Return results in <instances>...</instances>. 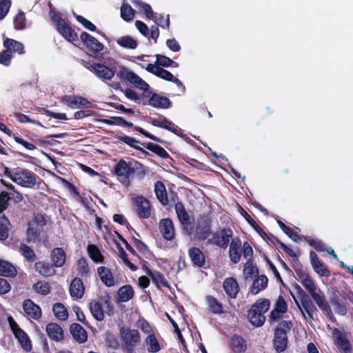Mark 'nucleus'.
<instances>
[{"label": "nucleus", "mask_w": 353, "mask_h": 353, "mask_svg": "<svg viewBox=\"0 0 353 353\" xmlns=\"http://www.w3.org/2000/svg\"><path fill=\"white\" fill-rule=\"evenodd\" d=\"M4 175L10 178L14 183L24 188H32L36 184L34 174L21 168L13 169L6 168Z\"/></svg>", "instance_id": "nucleus-1"}, {"label": "nucleus", "mask_w": 353, "mask_h": 353, "mask_svg": "<svg viewBox=\"0 0 353 353\" xmlns=\"http://www.w3.org/2000/svg\"><path fill=\"white\" fill-rule=\"evenodd\" d=\"M292 327V323L290 321H283L279 323L274 332V346L277 352H283L288 344L287 332Z\"/></svg>", "instance_id": "nucleus-2"}, {"label": "nucleus", "mask_w": 353, "mask_h": 353, "mask_svg": "<svg viewBox=\"0 0 353 353\" xmlns=\"http://www.w3.org/2000/svg\"><path fill=\"white\" fill-rule=\"evenodd\" d=\"M327 329L331 332L335 345L339 347L344 353H352V347L350 343L351 335L349 332L332 328L330 325H327Z\"/></svg>", "instance_id": "nucleus-3"}, {"label": "nucleus", "mask_w": 353, "mask_h": 353, "mask_svg": "<svg viewBox=\"0 0 353 353\" xmlns=\"http://www.w3.org/2000/svg\"><path fill=\"white\" fill-rule=\"evenodd\" d=\"M46 224V219L41 214L34 216L32 221L29 223L27 230V241L28 242H36L41 241L43 236L40 238L41 228Z\"/></svg>", "instance_id": "nucleus-4"}, {"label": "nucleus", "mask_w": 353, "mask_h": 353, "mask_svg": "<svg viewBox=\"0 0 353 353\" xmlns=\"http://www.w3.org/2000/svg\"><path fill=\"white\" fill-rule=\"evenodd\" d=\"M117 77L121 79L127 80L133 84L137 88L143 91H146L150 88V85L140 77L125 67H120L119 70L117 72Z\"/></svg>", "instance_id": "nucleus-5"}, {"label": "nucleus", "mask_w": 353, "mask_h": 353, "mask_svg": "<svg viewBox=\"0 0 353 353\" xmlns=\"http://www.w3.org/2000/svg\"><path fill=\"white\" fill-rule=\"evenodd\" d=\"M121 337L125 349L129 353H131L140 342L139 332L137 330L123 328L121 330Z\"/></svg>", "instance_id": "nucleus-6"}, {"label": "nucleus", "mask_w": 353, "mask_h": 353, "mask_svg": "<svg viewBox=\"0 0 353 353\" xmlns=\"http://www.w3.org/2000/svg\"><path fill=\"white\" fill-rule=\"evenodd\" d=\"M51 19L57 26L58 32L68 41L76 40L77 35L75 32L65 23V21L56 15L51 14Z\"/></svg>", "instance_id": "nucleus-7"}, {"label": "nucleus", "mask_w": 353, "mask_h": 353, "mask_svg": "<svg viewBox=\"0 0 353 353\" xmlns=\"http://www.w3.org/2000/svg\"><path fill=\"white\" fill-rule=\"evenodd\" d=\"M8 321L15 337L26 351L31 350V343L26 333L22 330L12 317H8Z\"/></svg>", "instance_id": "nucleus-8"}, {"label": "nucleus", "mask_w": 353, "mask_h": 353, "mask_svg": "<svg viewBox=\"0 0 353 353\" xmlns=\"http://www.w3.org/2000/svg\"><path fill=\"white\" fill-rule=\"evenodd\" d=\"M89 69L98 78L103 80L110 81L115 74L112 68L101 63H93L90 66Z\"/></svg>", "instance_id": "nucleus-9"}, {"label": "nucleus", "mask_w": 353, "mask_h": 353, "mask_svg": "<svg viewBox=\"0 0 353 353\" xmlns=\"http://www.w3.org/2000/svg\"><path fill=\"white\" fill-rule=\"evenodd\" d=\"M296 303L303 317L305 320L313 319L312 312L316 310V307L308 297H303L301 300V305L297 301Z\"/></svg>", "instance_id": "nucleus-10"}, {"label": "nucleus", "mask_w": 353, "mask_h": 353, "mask_svg": "<svg viewBox=\"0 0 353 353\" xmlns=\"http://www.w3.org/2000/svg\"><path fill=\"white\" fill-rule=\"evenodd\" d=\"M98 274L103 282L107 287H112L119 284V279L114 276L113 273L106 267H99L97 270Z\"/></svg>", "instance_id": "nucleus-11"}, {"label": "nucleus", "mask_w": 353, "mask_h": 353, "mask_svg": "<svg viewBox=\"0 0 353 353\" xmlns=\"http://www.w3.org/2000/svg\"><path fill=\"white\" fill-rule=\"evenodd\" d=\"M136 210L139 217L147 219L150 216L151 209L149 201L143 196H138L134 199Z\"/></svg>", "instance_id": "nucleus-12"}, {"label": "nucleus", "mask_w": 353, "mask_h": 353, "mask_svg": "<svg viewBox=\"0 0 353 353\" xmlns=\"http://www.w3.org/2000/svg\"><path fill=\"white\" fill-rule=\"evenodd\" d=\"M23 307L26 315L33 319H39L42 314L40 307L30 299L23 301Z\"/></svg>", "instance_id": "nucleus-13"}, {"label": "nucleus", "mask_w": 353, "mask_h": 353, "mask_svg": "<svg viewBox=\"0 0 353 353\" xmlns=\"http://www.w3.org/2000/svg\"><path fill=\"white\" fill-rule=\"evenodd\" d=\"M80 38L82 42L93 52H100L103 49V45L101 42L85 32L81 34Z\"/></svg>", "instance_id": "nucleus-14"}, {"label": "nucleus", "mask_w": 353, "mask_h": 353, "mask_svg": "<svg viewBox=\"0 0 353 353\" xmlns=\"http://www.w3.org/2000/svg\"><path fill=\"white\" fill-rule=\"evenodd\" d=\"M242 253V243L239 239H233L231 241L229 256L234 263H238L240 261Z\"/></svg>", "instance_id": "nucleus-15"}, {"label": "nucleus", "mask_w": 353, "mask_h": 353, "mask_svg": "<svg viewBox=\"0 0 353 353\" xmlns=\"http://www.w3.org/2000/svg\"><path fill=\"white\" fill-rule=\"evenodd\" d=\"M145 68L148 72L156 75L162 79L169 81H172L173 80L174 76L171 72L162 68L161 67H159V65H157L156 64L148 63L147 66Z\"/></svg>", "instance_id": "nucleus-16"}, {"label": "nucleus", "mask_w": 353, "mask_h": 353, "mask_svg": "<svg viewBox=\"0 0 353 353\" xmlns=\"http://www.w3.org/2000/svg\"><path fill=\"white\" fill-rule=\"evenodd\" d=\"M225 292L232 299L236 298L239 292V286L237 281L233 277L226 278L223 283Z\"/></svg>", "instance_id": "nucleus-17"}, {"label": "nucleus", "mask_w": 353, "mask_h": 353, "mask_svg": "<svg viewBox=\"0 0 353 353\" xmlns=\"http://www.w3.org/2000/svg\"><path fill=\"white\" fill-rule=\"evenodd\" d=\"M233 232L232 230L225 228L217 231L216 232V245L221 247V248L225 249L232 236Z\"/></svg>", "instance_id": "nucleus-18"}, {"label": "nucleus", "mask_w": 353, "mask_h": 353, "mask_svg": "<svg viewBox=\"0 0 353 353\" xmlns=\"http://www.w3.org/2000/svg\"><path fill=\"white\" fill-rule=\"evenodd\" d=\"M50 259L55 268H61L65 263L66 254L62 248H56L51 251Z\"/></svg>", "instance_id": "nucleus-19"}, {"label": "nucleus", "mask_w": 353, "mask_h": 353, "mask_svg": "<svg viewBox=\"0 0 353 353\" xmlns=\"http://www.w3.org/2000/svg\"><path fill=\"white\" fill-rule=\"evenodd\" d=\"M159 228L163 236L167 240H172L175 234L172 221L169 219H165L160 221Z\"/></svg>", "instance_id": "nucleus-20"}, {"label": "nucleus", "mask_w": 353, "mask_h": 353, "mask_svg": "<svg viewBox=\"0 0 353 353\" xmlns=\"http://www.w3.org/2000/svg\"><path fill=\"white\" fill-rule=\"evenodd\" d=\"M310 259L314 270L322 276H327L330 274L329 270L324 264L319 260L314 252H310Z\"/></svg>", "instance_id": "nucleus-21"}, {"label": "nucleus", "mask_w": 353, "mask_h": 353, "mask_svg": "<svg viewBox=\"0 0 353 353\" xmlns=\"http://www.w3.org/2000/svg\"><path fill=\"white\" fill-rule=\"evenodd\" d=\"M310 294L319 307L327 312H331L330 307L326 301L325 295L320 289L316 288L315 291L310 292Z\"/></svg>", "instance_id": "nucleus-22"}, {"label": "nucleus", "mask_w": 353, "mask_h": 353, "mask_svg": "<svg viewBox=\"0 0 353 353\" xmlns=\"http://www.w3.org/2000/svg\"><path fill=\"white\" fill-rule=\"evenodd\" d=\"M70 294L72 297L79 299L84 294V286L82 281L79 278L72 280L70 285Z\"/></svg>", "instance_id": "nucleus-23"}, {"label": "nucleus", "mask_w": 353, "mask_h": 353, "mask_svg": "<svg viewBox=\"0 0 353 353\" xmlns=\"http://www.w3.org/2000/svg\"><path fill=\"white\" fill-rule=\"evenodd\" d=\"M52 264L45 261H39L35 263L36 271L41 275L48 277L55 274L56 271Z\"/></svg>", "instance_id": "nucleus-24"}, {"label": "nucleus", "mask_w": 353, "mask_h": 353, "mask_svg": "<svg viewBox=\"0 0 353 353\" xmlns=\"http://www.w3.org/2000/svg\"><path fill=\"white\" fill-rule=\"evenodd\" d=\"M134 295V292L130 285L121 286L117 292V298L119 302H127L131 300Z\"/></svg>", "instance_id": "nucleus-25"}, {"label": "nucleus", "mask_w": 353, "mask_h": 353, "mask_svg": "<svg viewBox=\"0 0 353 353\" xmlns=\"http://www.w3.org/2000/svg\"><path fill=\"white\" fill-rule=\"evenodd\" d=\"M149 104L156 108H168L170 105V100L165 97L154 94L149 99Z\"/></svg>", "instance_id": "nucleus-26"}, {"label": "nucleus", "mask_w": 353, "mask_h": 353, "mask_svg": "<svg viewBox=\"0 0 353 353\" xmlns=\"http://www.w3.org/2000/svg\"><path fill=\"white\" fill-rule=\"evenodd\" d=\"M0 130L7 134L10 137H12L14 140L23 147H25L28 150H34L36 149V147L32 143H28L23 139H21L19 137L15 136L12 134V131L10 130L3 123L0 122Z\"/></svg>", "instance_id": "nucleus-27"}, {"label": "nucleus", "mask_w": 353, "mask_h": 353, "mask_svg": "<svg viewBox=\"0 0 353 353\" xmlns=\"http://www.w3.org/2000/svg\"><path fill=\"white\" fill-rule=\"evenodd\" d=\"M46 332L50 338L54 341H60L63 338V330L56 323H49L46 326Z\"/></svg>", "instance_id": "nucleus-28"}, {"label": "nucleus", "mask_w": 353, "mask_h": 353, "mask_svg": "<svg viewBox=\"0 0 353 353\" xmlns=\"http://www.w3.org/2000/svg\"><path fill=\"white\" fill-rule=\"evenodd\" d=\"M248 318L250 323L256 327L261 326L265 321V316L263 314L252 307L249 310Z\"/></svg>", "instance_id": "nucleus-29"}, {"label": "nucleus", "mask_w": 353, "mask_h": 353, "mask_svg": "<svg viewBox=\"0 0 353 353\" xmlns=\"http://www.w3.org/2000/svg\"><path fill=\"white\" fill-rule=\"evenodd\" d=\"M211 232L209 223L207 221L199 222L196 228V236L199 240L204 241Z\"/></svg>", "instance_id": "nucleus-30"}, {"label": "nucleus", "mask_w": 353, "mask_h": 353, "mask_svg": "<svg viewBox=\"0 0 353 353\" xmlns=\"http://www.w3.org/2000/svg\"><path fill=\"white\" fill-rule=\"evenodd\" d=\"M3 46L7 50H9L10 53L18 52L22 54L24 52V46L21 43L12 39H6L3 42Z\"/></svg>", "instance_id": "nucleus-31"}, {"label": "nucleus", "mask_w": 353, "mask_h": 353, "mask_svg": "<svg viewBox=\"0 0 353 353\" xmlns=\"http://www.w3.org/2000/svg\"><path fill=\"white\" fill-rule=\"evenodd\" d=\"M189 256L192 263L199 267L204 265L205 257L203 252L196 248H192L189 250Z\"/></svg>", "instance_id": "nucleus-32"}, {"label": "nucleus", "mask_w": 353, "mask_h": 353, "mask_svg": "<svg viewBox=\"0 0 353 353\" xmlns=\"http://www.w3.org/2000/svg\"><path fill=\"white\" fill-rule=\"evenodd\" d=\"M132 172V169L123 160H120L115 167V173L124 179L128 178Z\"/></svg>", "instance_id": "nucleus-33"}, {"label": "nucleus", "mask_w": 353, "mask_h": 353, "mask_svg": "<svg viewBox=\"0 0 353 353\" xmlns=\"http://www.w3.org/2000/svg\"><path fill=\"white\" fill-rule=\"evenodd\" d=\"M268 279L264 275L258 276L251 287L250 292L252 294H257L260 291L264 290L268 285Z\"/></svg>", "instance_id": "nucleus-34"}, {"label": "nucleus", "mask_w": 353, "mask_h": 353, "mask_svg": "<svg viewBox=\"0 0 353 353\" xmlns=\"http://www.w3.org/2000/svg\"><path fill=\"white\" fill-rule=\"evenodd\" d=\"M70 331L74 339L79 343H83L86 340V332L80 325L77 323L72 324L70 326Z\"/></svg>", "instance_id": "nucleus-35"}, {"label": "nucleus", "mask_w": 353, "mask_h": 353, "mask_svg": "<svg viewBox=\"0 0 353 353\" xmlns=\"http://www.w3.org/2000/svg\"><path fill=\"white\" fill-rule=\"evenodd\" d=\"M134 7L137 8L140 12H143L148 19L152 18L154 15V12L151 6L142 1L141 0H131Z\"/></svg>", "instance_id": "nucleus-36"}, {"label": "nucleus", "mask_w": 353, "mask_h": 353, "mask_svg": "<svg viewBox=\"0 0 353 353\" xmlns=\"http://www.w3.org/2000/svg\"><path fill=\"white\" fill-rule=\"evenodd\" d=\"M146 349L150 353H156L161 350V345L157 341L155 334L148 335L145 339Z\"/></svg>", "instance_id": "nucleus-37"}, {"label": "nucleus", "mask_w": 353, "mask_h": 353, "mask_svg": "<svg viewBox=\"0 0 353 353\" xmlns=\"http://www.w3.org/2000/svg\"><path fill=\"white\" fill-rule=\"evenodd\" d=\"M90 310L92 316L97 321H102L104 319L103 309L99 301H92L90 302Z\"/></svg>", "instance_id": "nucleus-38"}, {"label": "nucleus", "mask_w": 353, "mask_h": 353, "mask_svg": "<svg viewBox=\"0 0 353 353\" xmlns=\"http://www.w3.org/2000/svg\"><path fill=\"white\" fill-rule=\"evenodd\" d=\"M17 270L10 263L0 259V274L4 276H14Z\"/></svg>", "instance_id": "nucleus-39"}, {"label": "nucleus", "mask_w": 353, "mask_h": 353, "mask_svg": "<svg viewBox=\"0 0 353 353\" xmlns=\"http://www.w3.org/2000/svg\"><path fill=\"white\" fill-rule=\"evenodd\" d=\"M154 192L158 200L162 205H165L168 204V197L165 190V187L163 183L158 181L155 184Z\"/></svg>", "instance_id": "nucleus-40"}, {"label": "nucleus", "mask_w": 353, "mask_h": 353, "mask_svg": "<svg viewBox=\"0 0 353 353\" xmlns=\"http://www.w3.org/2000/svg\"><path fill=\"white\" fill-rule=\"evenodd\" d=\"M117 43L121 47L128 49H135L138 46L137 40L129 35L119 37L117 40Z\"/></svg>", "instance_id": "nucleus-41"}, {"label": "nucleus", "mask_w": 353, "mask_h": 353, "mask_svg": "<svg viewBox=\"0 0 353 353\" xmlns=\"http://www.w3.org/2000/svg\"><path fill=\"white\" fill-rule=\"evenodd\" d=\"M175 210L180 222L184 225L185 228L188 227L189 224V216L187 212L185 210L182 203H176Z\"/></svg>", "instance_id": "nucleus-42"}, {"label": "nucleus", "mask_w": 353, "mask_h": 353, "mask_svg": "<svg viewBox=\"0 0 353 353\" xmlns=\"http://www.w3.org/2000/svg\"><path fill=\"white\" fill-rule=\"evenodd\" d=\"M231 346L235 352H242L246 349L245 340L240 336H234L232 339Z\"/></svg>", "instance_id": "nucleus-43"}, {"label": "nucleus", "mask_w": 353, "mask_h": 353, "mask_svg": "<svg viewBox=\"0 0 353 353\" xmlns=\"http://www.w3.org/2000/svg\"><path fill=\"white\" fill-rule=\"evenodd\" d=\"M330 301L336 312L341 315H345L346 314V308L336 293L332 294Z\"/></svg>", "instance_id": "nucleus-44"}, {"label": "nucleus", "mask_w": 353, "mask_h": 353, "mask_svg": "<svg viewBox=\"0 0 353 353\" xmlns=\"http://www.w3.org/2000/svg\"><path fill=\"white\" fill-rule=\"evenodd\" d=\"M53 312L54 313V315L56 317L61 320V321H65L68 317V310H66L65 307L59 303H55L53 305Z\"/></svg>", "instance_id": "nucleus-45"}, {"label": "nucleus", "mask_w": 353, "mask_h": 353, "mask_svg": "<svg viewBox=\"0 0 353 353\" xmlns=\"http://www.w3.org/2000/svg\"><path fill=\"white\" fill-rule=\"evenodd\" d=\"M299 279L303 286L310 293L318 288L307 274H301Z\"/></svg>", "instance_id": "nucleus-46"}, {"label": "nucleus", "mask_w": 353, "mask_h": 353, "mask_svg": "<svg viewBox=\"0 0 353 353\" xmlns=\"http://www.w3.org/2000/svg\"><path fill=\"white\" fill-rule=\"evenodd\" d=\"M121 16L126 21H130L134 19V10L126 3H123L121 7Z\"/></svg>", "instance_id": "nucleus-47"}, {"label": "nucleus", "mask_w": 353, "mask_h": 353, "mask_svg": "<svg viewBox=\"0 0 353 353\" xmlns=\"http://www.w3.org/2000/svg\"><path fill=\"white\" fill-rule=\"evenodd\" d=\"M33 290L38 294L47 295L50 291V284L43 281H40L34 284Z\"/></svg>", "instance_id": "nucleus-48"}, {"label": "nucleus", "mask_w": 353, "mask_h": 353, "mask_svg": "<svg viewBox=\"0 0 353 353\" xmlns=\"http://www.w3.org/2000/svg\"><path fill=\"white\" fill-rule=\"evenodd\" d=\"M88 252L90 257L95 262L100 263L103 261V256L99 248L94 245H89L88 246Z\"/></svg>", "instance_id": "nucleus-49"}, {"label": "nucleus", "mask_w": 353, "mask_h": 353, "mask_svg": "<svg viewBox=\"0 0 353 353\" xmlns=\"http://www.w3.org/2000/svg\"><path fill=\"white\" fill-rule=\"evenodd\" d=\"M157 60L154 64L157 65L162 66V67H169L174 64V67L178 66V63L174 62L171 59L164 55L157 54L156 55Z\"/></svg>", "instance_id": "nucleus-50"}, {"label": "nucleus", "mask_w": 353, "mask_h": 353, "mask_svg": "<svg viewBox=\"0 0 353 353\" xmlns=\"http://www.w3.org/2000/svg\"><path fill=\"white\" fill-rule=\"evenodd\" d=\"M150 19L153 20L156 24L163 28L168 29L169 28L170 21L168 16L165 18L160 14L154 13L153 17L150 18Z\"/></svg>", "instance_id": "nucleus-51"}, {"label": "nucleus", "mask_w": 353, "mask_h": 353, "mask_svg": "<svg viewBox=\"0 0 353 353\" xmlns=\"http://www.w3.org/2000/svg\"><path fill=\"white\" fill-rule=\"evenodd\" d=\"M14 27L17 30H21L26 28V17L23 12H19L14 19Z\"/></svg>", "instance_id": "nucleus-52"}, {"label": "nucleus", "mask_w": 353, "mask_h": 353, "mask_svg": "<svg viewBox=\"0 0 353 353\" xmlns=\"http://www.w3.org/2000/svg\"><path fill=\"white\" fill-rule=\"evenodd\" d=\"M207 303L210 310L213 313L220 314L222 312V306L215 298L212 296H208Z\"/></svg>", "instance_id": "nucleus-53"}, {"label": "nucleus", "mask_w": 353, "mask_h": 353, "mask_svg": "<svg viewBox=\"0 0 353 353\" xmlns=\"http://www.w3.org/2000/svg\"><path fill=\"white\" fill-rule=\"evenodd\" d=\"M79 96L68 95L62 98V102L72 109H79Z\"/></svg>", "instance_id": "nucleus-54"}, {"label": "nucleus", "mask_w": 353, "mask_h": 353, "mask_svg": "<svg viewBox=\"0 0 353 353\" xmlns=\"http://www.w3.org/2000/svg\"><path fill=\"white\" fill-rule=\"evenodd\" d=\"M252 307L263 314L270 308V301L267 299H259L252 306Z\"/></svg>", "instance_id": "nucleus-55"}, {"label": "nucleus", "mask_w": 353, "mask_h": 353, "mask_svg": "<svg viewBox=\"0 0 353 353\" xmlns=\"http://www.w3.org/2000/svg\"><path fill=\"white\" fill-rule=\"evenodd\" d=\"M20 252L21 254L28 261H33L35 259L34 251L25 244L20 245Z\"/></svg>", "instance_id": "nucleus-56"}, {"label": "nucleus", "mask_w": 353, "mask_h": 353, "mask_svg": "<svg viewBox=\"0 0 353 353\" xmlns=\"http://www.w3.org/2000/svg\"><path fill=\"white\" fill-rule=\"evenodd\" d=\"M9 224L8 219L3 216L0 220V239H6L8 236V225Z\"/></svg>", "instance_id": "nucleus-57"}, {"label": "nucleus", "mask_w": 353, "mask_h": 353, "mask_svg": "<svg viewBox=\"0 0 353 353\" xmlns=\"http://www.w3.org/2000/svg\"><path fill=\"white\" fill-rule=\"evenodd\" d=\"M256 271V267H254L250 261H248L244 265L243 270V274L245 279H248L252 277V275Z\"/></svg>", "instance_id": "nucleus-58"}, {"label": "nucleus", "mask_w": 353, "mask_h": 353, "mask_svg": "<svg viewBox=\"0 0 353 353\" xmlns=\"http://www.w3.org/2000/svg\"><path fill=\"white\" fill-rule=\"evenodd\" d=\"M152 124L154 126H158L172 130V123L169 121L165 118L154 119L152 121Z\"/></svg>", "instance_id": "nucleus-59"}, {"label": "nucleus", "mask_w": 353, "mask_h": 353, "mask_svg": "<svg viewBox=\"0 0 353 353\" xmlns=\"http://www.w3.org/2000/svg\"><path fill=\"white\" fill-rule=\"evenodd\" d=\"M12 1L10 0H0V20L8 13L11 7Z\"/></svg>", "instance_id": "nucleus-60"}, {"label": "nucleus", "mask_w": 353, "mask_h": 353, "mask_svg": "<svg viewBox=\"0 0 353 353\" xmlns=\"http://www.w3.org/2000/svg\"><path fill=\"white\" fill-rule=\"evenodd\" d=\"M277 223L282 230L294 241L297 242L299 239L297 234L294 232L290 228L287 227L282 221L278 220Z\"/></svg>", "instance_id": "nucleus-61"}, {"label": "nucleus", "mask_w": 353, "mask_h": 353, "mask_svg": "<svg viewBox=\"0 0 353 353\" xmlns=\"http://www.w3.org/2000/svg\"><path fill=\"white\" fill-rule=\"evenodd\" d=\"M73 14L77 21L81 23L86 29L90 31H94L96 29V26L83 17L78 15L74 12L73 13Z\"/></svg>", "instance_id": "nucleus-62"}, {"label": "nucleus", "mask_w": 353, "mask_h": 353, "mask_svg": "<svg viewBox=\"0 0 353 353\" xmlns=\"http://www.w3.org/2000/svg\"><path fill=\"white\" fill-rule=\"evenodd\" d=\"M14 117H16L17 120L20 123H31L36 124L39 126H42L41 123L37 121H35L34 119H30L29 117H28L26 114H23L22 113H15Z\"/></svg>", "instance_id": "nucleus-63"}, {"label": "nucleus", "mask_w": 353, "mask_h": 353, "mask_svg": "<svg viewBox=\"0 0 353 353\" xmlns=\"http://www.w3.org/2000/svg\"><path fill=\"white\" fill-rule=\"evenodd\" d=\"M12 55L9 50H5L0 52V63L8 66L10 64Z\"/></svg>", "instance_id": "nucleus-64"}]
</instances>
